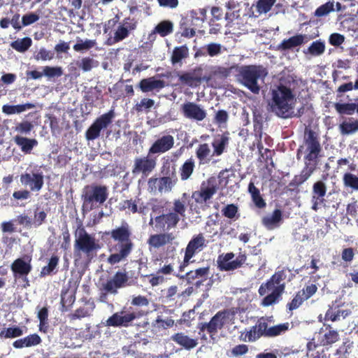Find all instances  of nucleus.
Wrapping results in <instances>:
<instances>
[{"instance_id": "f257e3e1", "label": "nucleus", "mask_w": 358, "mask_h": 358, "mask_svg": "<svg viewBox=\"0 0 358 358\" xmlns=\"http://www.w3.org/2000/svg\"><path fill=\"white\" fill-rule=\"evenodd\" d=\"M303 152L304 166L299 175L294 176L289 182V187L296 188L305 182L317 170L322 155V147L320 136L311 129H306L303 136V145H299L296 157L300 158V153Z\"/></svg>"}, {"instance_id": "f03ea898", "label": "nucleus", "mask_w": 358, "mask_h": 358, "mask_svg": "<svg viewBox=\"0 0 358 358\" xmlns=\"http://www.w3.org/2000/svg\"><path fill=\"white\" fill-rule=\"evenodd\" d=\"M104 234L109 236L115 242L108 248L110 254L107 258V262L110 265H115L127 261L134 248V243L131 238V231L129 224L123 222L120 227L105 231Z\"/></svg>"}, {"instance_id": "7ed1b4c3", "label": "nucleus", "mask_w": 358, "mask_h": 358, "mask_svg": "<svg viewBox=\"0 0 358 358\" xmlns=\"http://www.w3.org/2000/svg\"><path fill=\"white\" fill-rule=\"evenodd\" d=\"M294 277L295 274L287 267L276 271L266 282L262 283L258 289L260 296H264L268 291H271V294L263 298L261 305L268 307L278 302L285 290V281L290 282Z\"/></svg>"}, {"instance_id": "20e7f679", "label": "nucleus", "mask_w": 358, "mask_h": 358, "mask_svg": "<svg viewBox=\"0 0 358 358\" xmlns=\"http://www.w3.org/2000/svg\"><path fill=\"white\" fill-rule=\"evenodd\" d=\"M294 102L295 94L290 87L280 83L271 90L269 105L277 116L284 119L293 117Z\"/></svg>"}, {"instance_id": "39448f33", "label": "nucleus", "mask_w": 358, "mask_h": 358, "mask_svg": "<svg viewBox=\"0 0 358 358\" xmlns=\"http://www.w3.org/2000/svg\"><path fill=\"white\" fill-rule=\"evenodd\" d=\"M236 69L238 73V80L253 94H259L261 90L259 81L264 83L268 74L266 68L261 65H236Z\"/></svg>"}, {"instance_id": "423d86ee", "label": "nucleus", "mask_w": 358, "mask_h": 358, "mask_svg": "<svg viewBox=\"0 0 358 358\" xmlns=\"http://www.w3.org/2000/svg\"><path fill=\"white\" fill-rule=\"evenodd\" d=\"M74 251L80 255H83L87 262L90 263L96 257L101 246L96 238L87 233L81 222L75 231Z\"/></svg>"}, {"instance_id": "0eeeda50", "label": "nucleus", "mask_w": 358, "mask_h": 358, "mask_svg": "<svg viewBox=\"0 0 358 358\" xmlns=\"http://www.w3.org/2000/svg\"><path fill=\"white\" fill-rule=\"evenodd\" d=\"M236 311L234 308H227L218 311L208 322L199 324L200 332L206 331L210 336L216 335L218 330L222 329L229 322L234 319Z\"/></svg>"}, {"instance_id": "6e6552de", "label": "nucleus", "mask_w": 358, "mask_h": 358, "mask_svg": "<svg viewBox=\"0 0 358 358\" xmlns=\"http://www.w3.org/2000/svg\"><path fill=\"white\" fill-rule=\"evenodd\" d=\"M206 247V239L203 234L200 233L193 236L186 246L183 260L178 268L179 271L183 272L185 268L188 266L190 263L193 262L191 259L196 254L201 252Z\"/></svg>"}, {"instance_id": "1a4fd4ad", "label": "nucleus", "mask_w": 358, "mask_h": 358, "mask_svg": "<svg viewBox=\"0 0 358 358\" xmlns=\"http://www.w3.org/2000/svg\"><path fill=\"white\" fill-rule=\"evenodd\" d=\"M235 254L232 252L223 253L217 257V266L220 271H234L245 264L247 255L240 252L235 259Z\"/></svg>"}, {"instance_id": "9d476101", "label": "nucleus", "mask_w": 358, "mask_h": 358, "mask_svg": "<svg viewBox=\"0 0 358 358\" xmlns=\"http://www.w3.org/2000/svg\"><path fill=\"white\" fill-rule=\"evenodd\" d=\"M217 189L216 179L211 177L201 182L199 189L192 192V198L197 204H206L215 194Z\"/></svg>"}, {"instance_id": "9b49d317", "label": "nucleus", "mask_w": 358, "mask_h": 358, "mask_svg": "<svg viewBox=\"0 0 358 358\" xmlns=\"http://www.w3.org/2000/svg\"><path fill=\"white\" fill-rule=\"evenodd\" d=\"M131 285L132 280H130L126 270H120L111 278L102 284V289L108 293L115 295L118 293V289L131 286Z\"/></svg>"}, {"instance_id": "f8f14e48", "label": "nucleus", "mask_w": 358, "mask_h": 358, "mask_svg": "<svg viewBox=\"0 0 358 358\" xmlns=\"http://www.w3.org/2000/svg\"><path fill=\"white\" fill-rule=\"evenodd\" d=\"M115 117L113 109L110 110L97 117L85 132V138L87 141H94L99 137L101 131L107 128L113 122Z\"/></svg>"}, {"instance_id": "ddd939ff", "label": "nucleus", "mask_w": 358, "mask_h": 358, "mask_svg": "<svg viewBox=\"0 0 358 358\" xmlns=\"http://www.w3.org/2000/svg\"><path fill=\"white\" fill-rule=\"evenodd\" d=\"M162 173L164 176L157 178L159 192H169L178 181L175 165L166 162L162 166Z\"/></svg>"}, {"instance_id": "4468645a", "label": "nucleus", "mask_w": 358, "mask_h": 358, "mask_svg": "<svg viewBox=\"0 0 358 358\" xmlns=\"http://www.w3.org/2000/svg\"><path fill=\"white\" fill-rule=\"evenodd\" d=\"M108 190L106 185H91L84 188L82 196L84 203L94 202L103 204L108 199Z\"/></svg>"}, {"instance_id": "2eb2a0df", "label": "nucleus", "mask_w": 358, "mask_h": 358, "mask_svg": "<svg viewBox=\"0 0 358 358\" xmlns=\"http://www.w3.org/2000/svg\"><path fill=\"white\" fill-rule=\"evenodd\" d=\"M137 24L138 22L136 19L129 17L124 18L123 23L118 26L114 33V36L109 38L106 41V44L112 45L127 38L129 36L130 31L136 29Z\"/></svg>"}, {"instance_id": "dca6fc26", "label": "nucleus", "mask_w": 358, "mask_h": 358, "mask_svg": "<svg viewBox=\"0 0 358 358\" xmlns=\"http://www.w3.org/2000/svg\"><path fill=\"white\" fill-rule=\"evenodd\" d=\"M136 318V313L129 312L124 307L120 312L115 313L109 317L106 322V325L113 327H128L131 325L133 321Z\"/></svg>"}, {"instance_id": "f3484780", "label": "nucleus", "mask_w": 358, "mask_h": 358, "mask_svg": "<svg viewBox=\"0 0 358 358\" xmlns=\"http://www.w3.org/2000/svg\"><path fill=\"white\" fill-rule=\"evenodd\" d=\"M157 165L156 158H152L151 155L135 158L132 168L134 175L141 174L143 177H148L155 169Z\"/></svg>"}, {"instance_id": "a211bd4d", "label": "nucleus", "mask_w": 358, "mask_h": 358, "mask_svg": "<svg viewBox=\"0 0 358 358\" xmlns=\"http://www.w3.org/2000/svg\"><path fill=\"white\" fill-rule=\"evenodd\" d=\"M31 262V257L29 255H24L14 260L10 266L14 277L22 278L23 280L28 283L27 275L32 270Z\"/></svg>"}, {"instance_id": "6ab92c4d", "label": "nucleus", "mask_w": 358, "mask_h": 358, "mask_svg": "<svg viewBox=\"0 0 358 358\" xmlns=\"http://www.w3.org/2000/svg\"><path fill=\"white\" fill-rule=\"evenodd\" d=\"M209 273L210 266H207L205 267H201L194 270L189 271L185 275H173L180 279L185 280L187 284H192L194 281L198 280L196 282V285L199 287L202 284L203 281H205L208 278Z\"/></svg>"}, {"instance_id": "aec40b11", "label": "nucleus", "mask_w": 358, "mask_h": 358, "mask_svg": "<svg viewBox=\"0 0 358 358\" xmlns=\"http://www.w3.org/2000/svg\"><path fill=\"white\" fill-rule=\"evenodd\" d=\"M205 77L207 76H203V68L199 65L192 71L181 74L179 76V80L189 87H197L202 81H205Z\"/></svg>"}, {"instance_id": "412c9836", "label": "nucleus", "mask_w": 358, "mask_h": 358, "mask_svg": "<svg viewBox=\"0 0 358 358\" xmlns=\"http://www.w3.org/2000/svg\"><path fill=\"white\" fill-rule=\"evenodd\" d=\"M174 145V138L171 134L159 136L148 150V155L162 154L170 150Z\"/></svg>"}, {"instance_id": "4be33fe9", "label": "nucleus", "mask_w": 358, "mask_h": 358, "mask_svg": "<svg viewBox=\"0 0 358 358\" xmlns=\"http://www.w3.org/2000/svg\"><path fill=\"white\" fill-rule=\"evenodd\" d=\"M183 116L187 119L201 122L206 117V112L199 105L188 101L181 106Z\"/></svg>"}, {"instance_id": "5701e85b", "label": "nucleus", "mask_w": 358, "mask_h": 358, "mask_svg": "<svg viewBox=\"0 0 358 358\" xmlns=\"http://www.w3.org/2000/svg\"><path fill=\"white\" fill-rule=\"evenodd\" d=\"M326 192L327 186L323 181L319 180L313 184L311 196L312 210L317 211L321 206H324Z\"/></svg>"}, {"instance_id": "b1692460", "label": "nucleus", "mask_w": 358, "mask_h": 358, "mask_svg": "<svg viewBox=\"0 0 358 358\" xmlns=\"http://www.w3.org/2000/svg\"><path fill=\"white\" fill-rule=\"evenodd\" d=\"M82 301L84 303V306L78 308L73 313L68 315L71 321L90 317L92 315L96 308L94 300L92 298H83Z\"/></svg>"}, {"instance_id": "393cba45", "label": "nucleus", "mask_w": 358, "mask_h": 358, "mask_svg": "<svg viewBox=\"0 0 358 358\" xmlns=\"http://www.w3.org/2000/svg\"><path fill=\"white\" fill-rule=\"evenodd\" d=\"M180 217L171 212L157 216L155 218V227L158 230H170L176 227Z\"/></svg>"}, {"instance_id": "a878e982", "label": "nucleus", "mask_w": 358, "mask_h": 358, "mask_svg": "<svg viewBox=\"0 0 358 358\" xmlns=\"http://www.w3.org/2000/svg\"><path fill=\"white\" fill-rule=\"evenodd\" d=\"M20 182L22 185L29 186L31 191L38 192L44 184L43 175L42 173H24L20 175Z\"/></svg>"}, {"instance_id": "bb28decb", "label": "nucleus", "mask_w": 358, "mask_h": 358, "mask_svg": "<svg viewBox=\"0 0 358 358\" xmlns=\"http://www.w3.org/2000/svg\"><path fill=\"white\" fill-rule=\"evenodd\" d=\"M176 236L171 232H164L152 234L148 238L147 243L150 248L158 249L167 244L172 243Z\"/></svg>"}, {"instance_id": "cd10ccee", "label": "nucleus", "mask_w": 358, "mask_h": 358, "mask_svg": "<svg viewBox=\"0 0 358 358\" xmlns=\"http://www.w3.org/2000/svg\"><path fill=\"white\" fill-rule=\"evenodd\" d=\"M166 86L165 82L162 80H157L155 76L142 79L138 87L144 92L148 93L156 90L159 92Z\"/></svg>"}, {"instance_id": "c85d7f7f", "label": "nucleus", "mask_w": 358, "mask_h": 358, "mask_svg": "<svg viewBox=\"0 0 358 358\" xmlns=\"http://www.w3.org/2000/svg\"><path fill=\"white\" fill-rule=\"evenodd\" d=\"M323 326L325 330L320 341V345L324 347L331 346L340 340L339 333L331 324L324 322Z\"/></svg>"}, {"instance_id": "c756f323", "label": "nucleus", "mask_w": 358, "mask_h": 358, "mask_svg": "<svg viewBox=\"0 0 358 358\" xmlns=\"http://www.w3.org/2000/svg\"><path fill=\"white\" fill-rule=\"evenodd\" d=\"M351 313L352 311L350 309H341L338 306H331L325 313L323 320L325 323L327 321L337 322L341 320V317L345 319Z\"/></svg>"}, {"instance_id": "7c9ffc66", "label": "nucleus", "mask_w": 358, "mask_h": 358, "mask_svg": "<svg viewBox=\"0 0 358 358\" xmlns=\"http://www.w3.org/2000/svg\"><path fill=\"white\" fill-rule=\"evenodd\" d=\"M282 220V212L280 209H275L271 215H266L262 218V224L268 230L279 227Z\"/></svg>"}, {"instance_id": "2f4dec72", "label": "nucleus", "mask_w": 358, "mask_h": 358, "mask_svg": "<svg viewBox=\"0 0 358 358\" xmlns=\"http://www.w3.org/2000/svg\"><path fill=\"white\" fill-rule=\"evenodd\" d=\"M234 69H236V65L229 68L222 66H212L209 75L205 77V81L208 83L213 79H225L231 74Z\"/></svg>"}, {"instance_id": "473e14b6", "label": "nucleus", "mask_w": 358, "mask_h": 358, "mask_svg": "<svg viewBox=\"0 0 358 358\" xmlns=\"http://www.w3.org/2000/svg\"><path fill=\"white\" fill-rule=\"evenodd\" d=\"M306 36L303 34H296L288 39L283 40L278 45L280 50H288L303 44L306 41Z\"/></svg>"}, {"instance_id": "72a5a7b5", "label": "nucleus", "mask_w": 358, "mask_h": 358, "mask_svg": "<svg viewBox=\"0 0 358 358\" xmlns=\"http://www.w3.org/2000/svg\"><path fill=\"white\" fill-rule=\"evenodd\" d=\"M171 339L186 350L193 349L198 344L197 339L191 338L182 332L172 335Z\"/></svg>"}, {"instance_id": "f704fd0d", "label": "nucleus", "mask_w": 358, "mask_h": 358, "mask_svg": "<svg viewBox=\"0 0 358 358\" xmlns=\"http://www.w3.org/2000/svg\"><path fill=\"white\" fill-rule=\"evenodd\" d=\"M334 107L341 115H352L358 113V98L353 103H335Z\"/></svg>"}, {"instance_id": "c9c22d12", "label": "nucleus", "mask_w": 358, "mask_h": 358, "mask_svg": "<svg viewBox=\"0 0 358 358\" xmlns=\"http://www.w3.org/2000/svg\"><path fill=\"white\" fill-rule=\"evenodd\" d=\"M338 129L343 136L353 134L358 131V120L350 117L339 124Z\"/></svg>"}, {"instance_id": "e433bc0d", "label": "nucleus", "mask_w": 358, "mask_h": 358, "mask_svg": "<svg viewBox=\"0 0 358 358\" xmlns=\"http://www.w3.org/2000/svg\"><path fill=\"white\" fill-rule=\"evenodd\" d=\"M14 141L25 154L31 153L34 147L38 144V141L34 138H28L20 136H16L14 138Z\"/></svg>"}, {"instance_id": "4c0bfd02", "label": "nucleus", "mask_w": 358, "mask_h": 358, "mask_svg": "<svg viewBox=\"0 0 358 358\" xmlns=\"http://www.w3.org/2000/svg\"><path fill=\"white\" fill-rule=\"evenodd\" d=\"M196 156L199 159V164H203L208 163L213 155L211 154L209 145L204 143L199 145L196 150Z\"/></svg>"}, {"instance_id": "58836bf2", "label": "nucleus", "mask_w": 358, "mask_h": 358, "mask_svg": "<svg viewBox=\"0 0 358 358\" xmlns=\"http://www.w3.org/2000/svg\"><path fill=\"white\" fill-rule=\"evenodd\" d=\"M59 262V257L54 255L48 260V263L46 266L42 267L40 272L39 276L43 278L48 275H52L56 274L57 272V268Z\"/></svg>"}, {"instance_id": "ea45409f", "label": "nucleus", "mask_w": 358, "mask_h": 358, "mask_svg": "<svg viewBox=\"0 0 358 358\" xmlns=\"http://www.w3.org/2000/svg\"><path fill=\"white\" fill-rule=\"evenodd\" d=\"M189 199V195L185 192L182 194L181 197L173 201V211L171 213H176L180 217L185 216L186 204Z\"/></svg>"}, {"instance_id": "a19ab883", "label": "nucleus", "mask_w": 358, "mask_h": 358, "mask_svg": "<svg viewBox=\"0 0 358 358\" xmlns=\"http://www.w3.org/2000/svg\"><path fill=\"white\" fill-rule=\"evenodd\" d=\"M141 199L139 198H136L134 200L133 199H128V200H124L120 203V210H128L129 212L132 213H136L137 212L138 213H143L145 207L143 205V203L139 206V208H138V204L139 203V201Z\"/></svg>"}, {"instance_id": "79ce46f5", "label": "nucleus", "mask_w": 358, "mask_h": 358, "mask_svg": "<svg viewBox=\"0 0 358 358\" xmlns=\"http://www.w3.org/2000/svg\"><path fill=\"white\" fill-rule=\"evenodd\" d=\"M229 132H225L220 136V139L215 140L213 142V155L220 156L224 152V150L228 146L229 142Z\"/></svg>"}, {"instance_id": "37998d69", "label": "nucleus", "mask_w": 358, "mask_h": 358, "mask_svg": "<svg viewBox=\"0 0 358 358\" xmlns=\"http://www.w3.org/2000/svg\"><path fill=\"white\" fill-rule=\"evenodd\" d=\"M36 107L35 104L31 103H26L19 105H3L2 111L6 115H13L15 113H21L27 110L32 109Z\"/></svg>"}, {"instance_id": "c03bdc74", "label": "nucleus", "mask_w": 358, "mask_h": 358, "mask_svg": "<svg viewBox=\"0 0 358 358\" xmlns=\"http://www.w3.org/2000/svg\"><path fill=\"white\" fill-rule=\"evenodd\" d=\"M189 56V49L186 45L175 47L171 57V62L173 65L182 62V60Z\"/></svg>"}, {"instance_id": "a18cd8bd", "label": "nucleus", "mask_w": 358, "mask_h": 358, "mask_svg": "<svg viewBox=\"0 0 358 358\" xmlns=\"http://www.w3.org/2000/svg\"><path fill=\"white\" fill-rule=\"evenodd\" d=\"M195 168V162L192 157L187 159L180 166L179 173L182 181L188 180L192 175Z\"/></svg>"}, {"instance_id": "49530a36", "label": "nucleus", "mask_w": 358, "mask_h": 358, "mask_svg": "<svg viewBox=\"0 0 358 358\" xmlns=\"http://www.w3.org/2000/svg\"><path fill=\"white\" fill-rule=\"evenodd\" d=\"M76 300V289L70 290L67 289L62 290L61 293V303L63 308H65V310L69 307H71Z\"/></svg>"}, {"instance_id": "de8ad7c7", "label": "nucleus", "mask_w": 358, "mask_h": 358, "mask_svg": "<svg viewBox=\"0 0 358 358\" xmlns=\"http://www.w3.org/2000/svg\"><path fill=\"white\" fill-rule=\"evenodd\" d=\"M173 31V24L169 20H163L160 22L154 29L153 33L159 34L161 36L164 37Z\"/></svg>"}, {"instance_id": "09e8293b", "label": "nucleus", "mask_w": 358, "mask_h": 358, "mask_svg": "<svg viewBox=\"0 0 358 358\" xmlns=\"http://www.w3.org/2000/svg\"><path fill=\"white\" fill-rule=\"evenodd\" d=\"M275 2L276 0H258L252 7L255 8L258 15H260L269 12Z\"/></svg>"}, {"instance_id": "8fccbe9b", "label": "nucleus", "mask_w": 358, "mask_h": 358, "mask_svg": "<svg viewBox=\"0 0 358 358\" xmlns=\"http://www.w3.org/2000/svg\"><path fill=\"white\" fill-rule=\"evenodd\" d=\"M325 51V43L320 39L313 41L308 48L307 51H304L305 54H310L313 56H320Z\"/></svg>"}, {"instance_id": "3c124183", "label": "nucleus", "mask_w": 358, "mask_h": 358, "mask_svg": "<svg viewBox=\"0 0 358 358\" xmlns=\"http://www.w3.org/2000/svg\"><path fill=\"white\" fill-rule=\"evenodd\" d=\"M289 324L288 322L270 327L267 331L266 337L273 338L282 335L289 330Z\"/></svg>"}, {"instance_id": "603ef678", "label": "nucleus", "mask_w": 358, "mask_h": 358, "mask_svg": "<svg viewBox=\"0 0 358 358\" xmlns=\"http://www.w3.org/2000/svg\"><path fill=\"white\" fill-rule=\"evenodd\" d=\"M31 43L32 41L29 37H24L13 41L10 46L19 52H24L31 47Z\"/></svg>"}, {"instance_id": "864d4df0", "label": "nucleus", "mask_w": 358, "mask_h": 358, "mask_svg": "<svg viewBox=\"0 0 358 358\" xmlns=\"http://www.w3.org/2000/svg\"><path fill=\"white\" fill-rule=\"evenodd\" d=\"M96 45V40L86 39L85 41H83L81 38H78L77 43L73 45V48L76 52H82L93 48Z\"/></svg>"}, {"instance_id": "5fc2aeb1", "label": "nucleus", "mask_w": 358, "mask_h": 358, "mask_svg": "<svg viewBox=\"0 0 358 358\" xmlns=\"http://www.w3.org/2000/svg\"><path fill=\"white\" fill-rule=\"evenodd\" d=\"M334 10V1L329 0L317 8L314 12V15L317 17H322L328 15Z\"/></svg>"}, {"instance_id": "6e6d98bb", "label": "nucleus", "mask_w": 358, "mask_h": 358, "mask_svg": "<svg viewBox=\"0 0 358 358\" xmlns=\"http://www.w3.org/2000/svg\"><path fill=\"white\" fill-rule=\"evenodd\" d=\"M306 301H307V299L298 291L296 292L292 299L287 303L286 308L292 313L293 310L299 308Z\"/></svg>"}, {"instance_id": "4d7b16f0", "label": "nucleus", "mask_w": 358, "mask_h": 358, "mask_svg": "<svg viewBox=\"0 0 358 358\" xmlns=\"http://www.w3.org/2000/svg\"><path fill=\"white\" fill-rule=\"evenodd\" d=\"M155 105V101L152 99L143 98L139 103H137L133 107V110L136 113H142L143 111L148 112Z\"/></svg>"}, {"instance_id": "13d9d810", "label": "nucleus", "mask_w": 358, "mask_h": 358, "mask_svg": "<svg viewBox=\"0 0 358 358\" xmlns=\"http://www.w3.org/2000/svg\"><path fill=\"white\" fill-rule=\"evenodd\" d=\"M23 334L22 329L19 327H8L0 332V338H16Z\"/></svg>"}, {"instance_id": "bf43d9fd", "label": "nucleus", "mask_w": 358, "mask_h": 358, "mask_svg": "<svg viewBox=\"0 0 358 358\" xmlns=\"http://www.w3.org/2000/svg\"><path fill=\"white\" fill-rule=\"evenodd\" d=\"M239 340L243 342H255L259 339V334L256 333L253 327H250L249 330L245 329L241 331Z\"/></svg>"}, {"instance_id": "052dcab7", "label": "nucleus", "mask_w": 358, "mask_h": 358, "mask_svg": "<svg viewBox=\"0 0 358 358\" xmlns=\"http://www.w3.org/2000/svg\"><path fill=\"white\" fill-rule=\"evenodd\" d=\"M101 94V90H99L97 87L90 88L86 92L85 99L88 104L93 106L94 103L99 99Z\"/></svg>"}, {"instance_id": "680f3d73", "label": "nucleus", "mask_w": 358, "mask_h": 358, "mask_svg": "<svg viewBox=\"0 0 358 358\" xmlns=\"http://www.w3.org/2000/svg\"><path fill=\"white\" fill-rule=\"evenodd\" d=\"M256 333L259 334V338L262 336L266 337L267 331L269 328L268 323L264 317L259 319L255 325L252 326Z\"/></svg>"}, {"instance_id": "e2e57ef3", "label": "nucleus", "mask_w": 358, "mask_h": 358, "mask_svg": "<svg viewBox=\"0 0 358 358\" xmlns=\"http://www.w3.org/2000/svg\"><path fill=\"white\" fill-rule=\"evenodd\" d=\"M174 324V320L171 318L166 320L161 319L159 317L152 323V328L155 330L166 329L167 328L173 327Z\"/></svg>"}, {"instance_id": "0e129e2a", "label": "nucleus", "mask_w": 358, "mask_h": 358, "mask_svg": "<svg viewBox=\"0 0 358 358\" xmlns=\"http://www.w3.org/2000/svg\"><path fill=\"white\" fill-rule=\"evenodd\" d=\"M43 74L49 78H58L62 76L63 70L60 66H46L43 68Z\"/></svg>"}, {"instance_id": "69168bd1", "label": "nucleus", "mask_w": 358, "mask_h": 358, "mask_svg": "<svg viewBox=\"0 0 358 358\" xmlns=\"http://www.w3.org/2000/svg\"><path fill=\"white\" fill-rule=\"evenodd\" d=\"M229 120V114L225 110H219L216 112L213 121L220 127L226 126Z\"/></svg>"}, {"instance_id": "338daca9", "label": "nucleus", "mask_w": 358, "mask_h": 358, "mask_svg": "<svg viewBox=\"0 0 358 358\" xmlns=\"http://www.w3.org/2000/svg\"><path fill=\"white\" fill-rule=\"evenodd\" d=\"M318 287L314 283H307L304 285V287L299 290L303 296H304L307 300L312 297L317 292Z\"/></svg>"}, {"instance_id": "774afa93", "label": "nucleus", "mask_w": 358, "mask_h": 358, "mask_svg": "<svg viewBox=\"0 0 358 358\" xmlns=\"http://www.w3.org/2000/svg\"><path fill=\"white\" fill-rule=\"evenodd\" d=\"M274 154V150L266 148L264 149V153L261 155L264 159V162L266 164V169L270 173L272 172V169L275 168V164L273 160V156Z\"/></svg>"}]
</instances>
